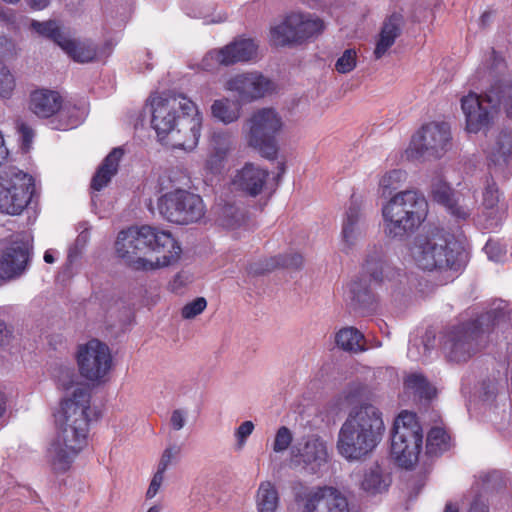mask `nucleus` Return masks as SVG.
I'll return each mask as SVG.
<instances>
[{
  "instance_id": "obj_1",
  "label": "nucleus",
  "mask_w": 512,
  "mask_h": 512,
  "mask_svg": "<svg viewBox=\"0 0 512 512\" xmlns=\"http://www.w3.org/2000/svg\"><path fill=\"white\" fill-rule=\"evenodd\" d=\"M151 126L159 141L172 149L192 151L200 138L202 115L182 94H153L149 98Z\"/></svg>"
},
{
  "instance_id": "obj_2",
  "label": "nucleus",
  "mask_w": 512,
  "mask_h": 512,
  "mask_svg": "<svg viewBox=\"0 0 512 512\" xmlns=\"http://www.w3.org/2000/svg\"><path fill=\"white\" fill-rule=\"evenodd\" d=\"M91 395L88 388L76 385L60 402L55 413L57 435L47 450V459L56 472L69 469L87 442Z\"/></svg>"
},
{
  "instance_id": "obj_3",
  "label": "nucleus",
  "mask_w": 512,
  "mask_h": 512,
  "mask_svg": "<svg viewBox=\"0 0 512 512\" xmlns=\"http://www.w3.org/2000/svg\"><path fill=\"white\" fill-rule=\"evenodd\" d=\"M118 256L135 270H155L178 260L181 248L170 233L151 226L131 227L119 233Z\"/></svg>"
},
{
  "instance_id": "obj_4",
  "label": "nucleus",
  "mask_w": 512,
  "mask_h": 512,
  "mask_svg": "<svg viewBox=\"0 0 512 512\" xmlns=\"http://www.w3.org/2000/svg\"><path fill=\"white\" fill-rule=\"evenodd\" d=\"M385 430L381 411L364 403L353 407L343 422L337 439V450L347 460H360L380 443Z\"/></svg>"
},
{
  "instance_id": "obj_5",
  "label": "nucleus",
  "mask_w": 512,
  "mask_h": 512,
  "mask_svg": "<svg viewBox=\"0 0 512 512\" xmlns=\"http://www.w3.org/2000/svg\"><path fill=\"white\" fill-rule=\"evenodd\" d=\"M462 252L453 236L433 229L414 237L409 246V257L423 271L445 275V282L453 280L463 267Z\"/></svg>"
},
{
  "instance_id": "obj_6",
  "label": "nucleus",
  "mask_w": 512,
  "mask_h": 512,
  "mask_svg": "<svg viewBox=\"0 0 512 512\" xmlns=\"http://www.w3.org/2000/svg\"><path fill=\"white\" fill-rule=\"evenodd\" d=\"M503 106L512 118V84L503 85L495 81L478 95L470 92L461 98V109L465 116L466 130L479 133L488 130L495 121L499 108Z\"/></svg>"
},
{
  "instance_id": "obj_7",
  "label": "nucleus",
  "mask_w": 512,
  "mask_h": 512,
  "mask_svg": "<svg viewBox=\"0 0 512 512\" xmlns=\"http://www.w3.org/2000/svg\"><path fill=\"white\" fill-rule=\"evenodd\" d=\"M505 315L498 306L478 319L454 326L447 331L442 340V350L451 362H465L470 359L480 346L482 336L493 330Z\"/></svg>"
},
{
  "instance_id": "obj_8",
  "label": "nucleus",
  "mask_w": 512,
  "mask_h": 512,
  "mask_svg": "<svg viewBox=\"0 0 512 512\" xmlns=\"http://www.w3.org/2000/svg\"><path fill=\"white\" fill-rule=\"evenodd\" d=\"M428 203L415 190L396 193L382 207L384 232L389 238H403L426 218Z\"/></svg>"
},
{
  "instance_id": "obj_9",
  "label": "nucleus",
  "mask_w": 512,
  "mask_h": 512,
  "mask_svg": "<svg viewBox=\"0 0 512 512\" xmlns=\"http://www.w3.org/2000/svg\"><path fill=\"white\" fill-rule=\"evenodd\" d=\"M28 108L39 118H52L50 125L55 130H69L77 127L85 114L84 108L70 102L64 103L59 92L49 89H37L31 92Z\"/></svg>"
},
{
  "instance_id": "obj_10",
  "label": "nucleus",
  "mask_w": 512,
  "mask_h": 512,
  "mask_svg": "<svg viewBox=\"0 0 512 512\" xmlns=\"http://www.w3.org/2000/svg\"><path fill=\"white\" fill-rule=\"evenodd\" d=\"M284 125L282 116L275 109L261 108L245 121L242 134L249 147L266 158H274L278 150L276 136Z\"/></svg>"
},
{
  "instance_id": "obj_11",
  "label": "nucleus",
  "mask_w": 512,
  "mask_h": 512,
  "mask_svg": "<svg viewBox=\"0 0 512 512\" xmlns=\"http://www.w3.org/2000/svg\"><path fill=\"white\" fill-rule=\"evenodd\" d=\"M423 432L416 415L402 411L394 421L391 439V454L404 468H411L417 461L422 448Z\"/></svg>"
},
{
  "instance_id": "obj_12",
  "label": "nucleus",
  "mask_w": 512,
  "mask_h": 512,
  "mask_svg": "<svg viewBox=\"0 0 512 512\" xmlns=\"http://www.w3.org/2000/svg\"><path fill=\"white\" fill-rule=\"evenodd\" d=\"M157 209L167 221L188 225L199 221L205 214L202 198L185 189H174L161 195Z\"/></svg>"
},
{
  "instance_id": "obj_13",
  "label": "nucleus",
  "mask_w": 512,
  "mask_h": 512,
  "mask_svg": "<svg viewBox=\"0 0 512 512\" xmlns=\"http://www.w3.org/2000/svg\"><path fill=\"white\" fill-rule=\"evenodd\" d=\"M33 191L30 175L16 168L4 171L0 176V212L20 214L29 204Z\"/></svg>"
},
{
  "instance_id": "obj_14",
  "label": "nucleus",
  "mask_w": 512,
  "mask_h": 512,
  "mask_svg": "<svg viewBox=\"0 0 512 512\" xmlns=\"http://www.w3.org/2000/svg\"><path fill=\"white\" fill-rule=\"evenodd\" d=\"M76 361L80 375L87 381L97 384L106 381L113 363L110 348L98 339L80 344Z\"/></svg>"
},
{
  "instance_id": "obj_15",
  "label": "nucleus",
  "mask_w": 512,
  "mask_h": 512,
  "mask_svg": "<svg viewBox=\"0 0 512 512\" xmlns=\"http://www.w3.org/2000/svg\"><path fill=\"white\" fill-rule=\"evenodd\" d=\"M451 146V131L447 123L432 122L424 125L412 138L408 157L441 158Z\"/></svg>"
},
{
  "instance_id": "obj_16",
  "label": "nucleus",
  "mask_w": 512,
  "mask_h": 512,
  "mask_svg": "<svg viewBox=\"0 0 512 512\" xmlns=\"http://www.w3.org/2000/svg\"><path fill=\"white\" fill-rule=\"evenodd\" d=\"M291 457L311 474L318 473L328 462L327 443L317 435L302 437L291 447Z\"/></svg>"
},
{
  "instance_id": "obj_17",
  "label": "nucleus",
  "mask_w": 512,
  "mask_h": 512,
  "mask_svg": "<svg viewBox=\"0 0 512 512\" xmlns=\"http://www.w3.org/2000/svg\"><path fill=\"white\" fill-rule=\"evenodd\" d=\"M485 153L490 173L507 179L512 174V130H501L488 144Z\"/></svg>"
},
{
  "instance_id": "obj_18",
  "label": "nucleus",
  "mask_w": 512,
  "mask_h": 512,
  "mask_svg": "<svg viewBox=\"0 0 512 512\" xmlns=\"http://www.w3.org/2000/svg\"><path fill=\"white\" fill-rule=\"evenodd\" d=\"M299 512H350L348 501L334 487L323 486L308 492L301 499Z\"/></svg>"
},
{
  "instance_id": "obj_19",
  "label": "nucleus",
  "mask_w": 512,
  "mask_h": 512,
  "mask_svg": "<svg viewBox=\"0 0 512 512\" xmlns=\"http://www.w3.org/2000/svg\"><path fill=\"white\" fill-rule=\"evenodd\" d=\"M225 89L237 94L240 100L252 102L273 90V83L258 72L237 74L225 83Z\"/></svg>"
},
{
  "instance_id": "obj_20",
  "label": "nucleus",
  "mask_w": 512,
  "mask_h": 512,
  "mask_svg": "<svg viewBox=\"0 0 512 512\" xmlns=\"http://www.w3.org/2000/svg\"><path fill=\"white\" fill-rule=\"evenodd\" d=\"M384 262L378 254L368 256L365 260L362 271L363 279L353 281L350 284L352 299L362 307H368L374 301V296L370 287L367 285V277L370 282L378 283L383 279Z\"/></svg>"
},
{
  "instance_id": "obj_21",
  "label": "nucleus",
  "mask_w": 512,
  "mask_h": 512,
  "mask_svg": "<svg viewBox=\"0 0 512 512\" xmlns=\"http://www.w3.org/2000/svg\"><path fill=\"white\" fill-rule=\"evenodd\" d=\"M364 232L365 220L360 204L352 199L342 220L341 250L345 253L352 251L362 239Z\"/></svg>"
},
{
  "instance_id": "obj_22",
  "label": "nucleus",
  "mask_w": 512,
  "mask_h": 512,
  "mask_svg": "<svg viewBox=\"0 0 512 512\" xmlns=\"http://www.w3.org/2000/svg\"><path fill=\"white\" fill-rule=\"evenodd\" d=\"M29 262V247L23 241H13L0 254V278L11 280L21 276Z\"/></svg>"
},
{
  "instance_id": "obj_23",
  "label": "nucleus",
  "mask_w": 512,
  "mask_h": 512,
  "mask_svg": "<svg viewBox=\"0 0 512 512\" xmlns=\"http://www.w3.org/2000/svg\"><path fill=\"white\" fill-rule=\"evenodd\" d=\"M268 176L267 170L253 163H246L236 171L232 185L235 189L255 197L262 192Z\"/></svg>"
},
{
  "instance_id": "obj_24",
  "label": "nucleus",
  "mask_w": 512,
  "mask_h": 512,
  "mask_svg": "<svg viewBox=\"0 0 512 512\" xmlns=\"http://www.w3.org/2000/svg\"><path fill=\"white\" fill-rule=\"evenodd\" d=\"M258 45L252 39H238L221 48L222 63L225 66L247 62L257 57Z\"/></svg>"
},
{
  "instance_id": "obj_25",
  "label": "nucleus",
  "mask_w": 512,
  "mask_h": 512,
  "mask_svg": "<svg viewBox=\"0 0 512 512\" xmlns=\"http://www.w3.org/2000/svg\"><path fill=\"white\" fill-rule=\"evenodd\" d=\"M400 34L401 17L399 15L393 14L383 23L381 28L373 52L375 59H381L394 45Z\"/></svg>"
},
{
  "instance_id": "obj_26",
  "label": "nucleus",
  "mask_w": 512,
  "mask_h": 512,
  "mask_svg": "<svg viewBox=\"0 0 512 512\" xmlns=\"http://www.w3.org/2000/svg\"><path fill=\"white\" fill-rule=\"evenodd\" d=\"M299 23L301 22L297 13L288 15L280 24L271 28L270 42L281 47L299 44L296 32V25Z\"/></svg>"
},
{
  "instance_id": "obj_27",
  "label": "nucleus",
  "mask_w": 512,
  "mask_h": 512,
  "mask_svg": "<svg viewBox=\"0 0 512 512\" xmlns=\"http://www.w3.org/2000/svg\"><path fill=\"white\" fill-rule=\"evenodd\" d=\"M123 151L120 148H114L104 159L94 177L92 178L91 188L100 191L104 188L116 174Z\"/></svg>"
},
{
  "instance_id": "obj_28",
  "label": "nucleus",
  "mask_w": 512,
  "mask_h": 512,
  "mask_svg": "<svg viewBox=\"0 0 512 512\" xmlns=\"http://www.w3.org/2000/svg\"><path fill=\"white\" fill-rule=\"evenodd\" d=\"M257 512H277L280 504L278 489L269 480L260 482L255 494Z\"/></svg>"
},
{
  "instance_id": "obj_29",
  "label": "nucleus",
  "mask_w": 512,
  "mask_h": 512,
  "mask_svg": "<svg viewBox=\"0 0 512 512\" xmlns=\"http://www.w3.org/2000/svg\"><path fill=\"white\" fill-rule=\"evenodd\" d=\"M476 205V199L470 192H459L445 206L447 212L455 220H466L470 217Z\"/></svg>"
},
{
  "instance_id": "obj_30",
  "label": "nucleus",
  "mask_w": 512,
  "mask_h": 512,
  "mask_svg": "<svg viewBox=\"0 0 512 512\" xmlns=\"http://www.w3.org/2000/svg\"><path fill=\"white\" fill-rule=\"evenodd\" d=\"M390 483L389 475L385 474L378 464H375L364 473L361 487L365 492L374 495L385 492Z\"/></svg>"
},
{
  "instance_id": "obj_31",
  "label": "nucleus",
  "mask_w": 512,
  "mask_h": 512,
  "mask_svg": "<svg viewBox=\"0 0 512 512\" xmlns=\"http://www.w3.org/2000/svg\"><path fill=\"white\" fill-rule=\"evenodd\" d=\"M241 112V104L229 98L215 100L211 105L212 116L225 125L236 122L241 117Z\"/></svg>"
},
{
  "instance_id": "obj_32",
  "label": "nucleus",
  "mask_w": 512,
  "mask_h": 512,
  "mask_svg": "<svg viewBox=\"0 0 512 512\" xmlns=\"http://www.w3.org/2000/svg\"><path fill=\"white\" fill-rule=\"evenodd\" d=\"M62 43L61 49L76 62L86 63L96 59L97 50L92 42L75 41L66 37Z\"/></svg>"
},
{
  "instance_id": "obj_33",
  "label": "nucleus",
  "mask_w": 512,
  "mask_h": 512,
  "mask_svg": "<svg viewBox=\"0 0 512 512\" xmlns=\"http://www.w3.org/2000/svg\"><path fill=\"white\" fill-rule=\"evenodd\" d=\"M335 338L337 345L345 351L357 353L365 350L362 333L353 327L339 330Z\"/></svg>"
},
{
  "instance_id": "obj_34",
  "label": "nucleus",
  "mask_w": 512,
  "mask_h": 512,
  "mask_svg": "<svg viewBox=\"0 0 512 512\" xmlns=\"http://www.w3.org/2000/svg\"><path fill=\"white\" fill-rule=\"evenodd\" d=\"M297 14L301 22L299 25H296L299 44L310 37L320 34L323 31L324 23L321 19L313 17L309 14Z\"/></svg>"
},
{
  "instance_id": "obj_35",
  "label": "nucleus",
  "mask_w": 512,
  "mask_h": 512,
  "mask_svg": "<svg viewBox=\"0 0 512 512\" xmlns=\"http://www.w3.org/2000/svg\"><path fill=\"white\" fill-rule=\"evenodd\" d=\"M450 448V436L439 427L432 428L427 436L426 449L430 455H439Z\"/></svg>"
},
{
  "instance_id": "obj_36",
  "label": "nucleus",
  "mask_w": 512,
  "mask_h": 512,
  "mask_svg": "<svg viewBox=\"0 0 512 512\" xmlns=\"http://www.w3.org/2000/svg\"><path fill=\"white\" fill-rule=\"evenodd\" d=\"M30 28L35 31L39 36L53 40L58 46H62V41H65L66 36L61 32L60 27L54 20L40 22L32 20Z\"/></svg>"
},
{
  "instance_id": "obj_37",
  "label": "nucleus",
  "mask_w": 512,
  "mask_h": 512,
  "mask_svg": "<svg viewBox=\"0 0 512 512\" xmlns=\"http://www.w3.org/2000/svg\"><path fill=\"white\" fill-rule=\"evenodd\" d=\"M234 133L229 130H216L210 136L209 149L229 155L234 148Z\"/></svg>"
},
{
  "instance_id": "obj_38",
  "label": "nucleus",
  "mask_w": 512,
  "mask_h": 512,
  "mask_svg": "<svg viewBox=\"0 0 512 512\" xmlns=\"http://www.w3.org/2000/svg\"><path fill=\"white\" fill-rule=\"evenodd\" d=\"M405 386L420 398L430 400L436 395V389L421 374L409 375L405 379Z\"/></svg>"
},
{
  "instance_id": "obj_39",
  "label": "nucleus",
  "mask_w": 512,
  "mask_h": 512,
  "mask_svg": "<svg viewBox=\"0 0 512 512\" xmlns=\"http://www.w3.org/2000/svg\"><path fill=\"white\" fill-rule=\"evenodd\" d=\"M244 220V213L239 207L233 204H226L220 208L219 221L222 226L234 229L241 226Z\"/></svg>"
},
{
  "instance_id": "obj_40",
  "label": "nucleus",
  "mask_w": 512,
  "mask_h": 512,
  "mask_svg": "<svg viewBox=\"0 0 512 512\" xmlns=\"http://www.w3.org/2000/svg\"><path fill=\"white\" fill-rule=\"evenodd\" d=\"M407 179V173L401 169H394L386 172L379 180V187L382 193L390 194L392 191L400 188Z\"/></svg>"
},
{
  "instance_id": "obj_41",
  "label": "nucleus",
  "mask_w": 512,
  "mask_h": 512,
  "mask_svg": "<svg viewBox=\"0 0 512 512\" xmlns=\"http://www.w3.org/2000/svg\"><path fill=\"white\" fill-rule=\"evenodd\" d=\"M431 193L433 199L445 207L451 198L459 192L452 191L448 183L441 176H436L431 183Z\"/></svg>"
},
{
  "instance_id": "obj_42",
  "label": "nucleus",
  "mask_w": 512,
  "mask_h": 512,
  "mask_svg": "<svg viewBox=\"0 0 512 512\" xmlns=\"http://www.w3.org/2000/svg\"><path fill=\"white\" fill-rule=\"evenodd\" d=\"M16 87L14 75L9 68L0 61V97L10 98Z\"/></svg>"
},
{
  "instance_id": "obj_43",
  "label": "nucleus",
  "mask_w": 512,
  "mask_h": 512,
  "mask_svg": "<svg viewBox=\"0 0 512 512\" xmlns=\"http://www.w3.org/2000/svg\"><path fill=\"white\" fill-rule=\"evenodd\" d=\"M227 159V154L209 149L208 156L205 160L204 169L212 175H218L223 171Z\"/></svg>"
},
{
  "instance_id": "obj_44",
  "label": "nucleus",
  "mask_w": 512,
  "mask_h": 512,
  "mask_svg": "<svg viewBox=\"0 0 512 512\" xmlns=\"http://www.w3.org/2000/svg\"><path fill=\"white\" fill-rule=\"evenodd\" d=\"M292 441V431L286 426H281L275 433L272 449L275 453H283L291 446Z\"/></svg>"
},
{
  "instance_id": "obj_45",
  "label": "nucleus",
  "mask_w": 512,
  "mask_h": 512,
  "mask_svg": "<svg viewBox=\"0 0 512 512\" xmlns=\"http://www.w3.org/2000/svg\"><path fill=\"white\" fill-rule=\"evenodd\" d=\"M357 64V53L354 49H346L335 63V69L341 74L351 72Z\"/></svg>"
},
{
  "instance_id": "obj_46",
  "label": "nucleus",
  "mask_w": 512,
  "mask_h": 512,
  "mask_svg": "<svg viewBox=\"0 0 512 512\" xmlns=\"http://www.w3.org/2000/svg\"><path fill=\"white\" fill-rule=\"evenodd\" d=\"M54 378L60 388L68 390L73 387L77 376L72 367H58L54 371Z\"/></svg>"
},
{
  "instance_id": "obj_47",
  "label": "nucleus",
  "mask_w": 512,
  "mask_h": 512,
  "mask_svg": "<svg viewBox=\"0 0 512 512\" xmlns=\"http://www.w3.org/2000/svg\"><path fill=\"white\" fill-rule=\"evenodd\" d=\"M479 479L484 490H496L505 485L502 473L496 470L480 474Z\"/></svg>"
},
{
  "instance_id": "obj_48",
  "label": "nucleus",
  "mask_w": 512,
  "mask_h": 512,
  "mask_svg": "<svg viewBox=\"0 0 512 512\" xmlns=\"http://www.w3.org/2000/svg\"><path fill=\"white\" fill-rule=\"evenodd\" d=\"M181 451L182 448L178 444L168 445L162 453L158 468L166 471L171 464L175 463L179 459Z\"/></svg>"
},
{
  "instance_id": "obj_49",
  "label": "nucleus",
  "mask_w": 512,
  "mask_h": 512,
  "mask_svg": "<svg viewBox=\"0 0 512 512\" xmlns=\"http://www.w3.org/2000/svg\"><path fill=\"white\" fill-rule=\"evenodd\" d=\"M255 429V425L252 421L247 420L242 422L234 432V437L236 439V448L238 450L243 449L245 446L247 439L253 433Z\"/></svg>"
},
{
  "instance_id": "obj_50",
  "label": "nucleus",
  "mask_w": 512,
  "mask_h": 512,
  "mask_svg": "<svg viewBox=\"0 0 512 512\" xmlns=\"http://www.w3.org/2000/svg\"><path fill=\"white\" fill-rule=\"evenodd\" d=\"M207 306V301L203 297H198L192 302L187 303L181 310L184 319H193L201 314Z\"/></svg>"
},
{
  "instance_id": "obj_51",
  "label": "nucleus",
  "mask_w": 512,
  "mask_h": 512,
  "mask_svg": "<svg viewBox=\"0 0 512 512\" xmlns=\"http://www.w3.org/2000/svg\"><path fill=\"white\" fill-rule=\"evenodd\" d=\"M500 199V194L497 185L492 182L488 183L483 193V206L486 209H494Z\"/></svg>"
},
{
  "instance_id": "obj_52",
  "label": "nucleus",
  "mask_w": 512,
  "mask_h": 512,
  "mask_svg": "<svg viewBox=\"0 0 512 512\" xmlns=\"http://www.w3.org/2000/svg\"><path fill=\"white\" fill-rule=\"evenodd\" d=\"M188 421V410L185 408H177L172 410L170 415V426L174 431L182 430Z\"/></svg>"
},
{
  "instance_id": "obj_53",
  "label": "nucleus",
  "mask_w": 512,
  "mask_h": 512,
  "mask_svg": "<svg viewBox=\"0 0 512 512\" xmlns=\"http://www.w3.org/2000/svg\"><path fill=\"white\" fill-rule=\"evenodd\" d=\"M219 65H223L220 49L208 52L200 63L201 68L205 71H213Z\"/></svg>"
},
{
  "instance_id": "obj_54",
  "label": "nucleus",
  "mask_w": 512,
  "mask_h": 512,
  "mask_svg": "<svg viewBox=\"0 0 512 512\" xmlns=\"http://www.w3.org/2000/svg\"><path fill=\"white\" fill-rule=\"evenodd\" d=\"M485 253L488 258L495 262L504 260L505 251L497 242L488 241L484 247Z\"/></svg>"
},
{
  "instance_id": "obj_55",
  "label": "nucleus",
  "mask_w": 512,
  "mask_h": 512,
  "mask_svg": "<svg viewBox=\"0 0 512 512\" xmlns=\"http://www.w3.org/2000/svg\"><path fill=\"white\" fill-rule=\"evenodd\" d=\"M164 473L165 471L157 469L146 493L148 498H153L158 493L164 479Z\"/></svg>"
},
{
  "instance_id": "obj_56",
  "label": "nucleus",
  "mask_w": 512,
  "mask_h": 512,
  "mask_svg": "<svg viewBox=\"0 0 512 512\" xmlns=\"http://www.w3.org/2000/svg\"><path fill=\"white\" fill-rule=\"evenodd\" d=\"M285 268L299 269L303 265V257L298 253L286 255L281 258V262L278 263Z\"/></svg>"
},
{
  "instance_id": "obj_57",
  "label": "nucleus",
  "mask_w": 512,
  "mask_h": 512,
  "mask_svg": "<svg viewBox=\"0 0 512 512\" xmlns=\"http://www.w3.org/2000/svg\"><path fill=\"white\" fill-rule=\"evenodd\" d=\"M18 132L21 135L23 145L28 148L33 140L34 131L33 129L26 123L20 122L17 125Z\"/></svg>"
},
{
  "instance_id": "obj_58",
  "label": "nucleus",
  "mask_w": 512,
  "mask_h": 512,
  "mask_svg": "<svg viewBox=\"0 0 512 512\" xmlns=\"http://www.w3.org/2000/svg\"><path fill=\"white\" fill-rule=\"evenodd\" d=\"M467 512H490L488 503L483 499L482 495H476L469 507Z\"/></svg>"
},
{
  "instance_id": "obj_59",
  "label": "nucleus",
  "mask_w": 512,
  "mask_h": 512,
  "mask_svg": "<svg viewBox=\"0 0 512 512\" xmlns=\"http://www.w3.org/2000/svg\"><path fill=\"white\" fill-rule=\"evenodd\" d=\"M28 3L33 9L42 10L48 6L50 0H28Z\"/></svg>"
},
{
  "instance_id": "obj_60",
  "label": "nucleus",
  "mask_w": 512,
  "mask_h": 512,
  "mask_svg": "<svg viewBox=\"0 0 512 512\" xmlns=\"http://www.w3.org/2000/svg\"><path fill=\"white\" fill-rule=\"evenodd\" d=\"M7 156H8V149L6 148V146L4 144L3 135L0 133V165L7 158Z\"/></svg>"
},
{
  "instance_id": "obj_61",
  "label": "nucleus",
  "mask_w": 512,
  "mask_h": 512,
  "mask_svg": "<svg viewBox=\"0 0 512 512\" xmlns=\"http://www.w3.org/2000/svg\"><path fill=\"white\" fill-rule=\"evenodd\" d=\"M408 357L414 361H418L421 359L418 352V346L413 344L408 348Z\"/></svg>"
},
{
  "instance_id": "obj_62",
  "label": "nucleus",
  "mask_w": 512,
  "mask_h": 512,
  "mask_svg": "<svg viewBox=\"0 0 512 512\" xmlns=\"http://www.w3.org/2000/svg\"><path fill=\"white\" fill-rule=\"evenodd\" d=\"M444 512H459V507L453 503H447Z\"/></svg>"
},
{
  "instance_id": "obj_63",
  "label": "nucleus",
  "mask_w": 512,
  "mask_h": 512,
  "mask_svg": "<svg viewBox=\"0 0 512 512\" xmlns=\"http://www.w3.org/2000/svg\"><path fill=\"white\" fill-rule=\"evenodd\" d=\"M7 45L8 39L5 36L0 35V53L6 49Z\"/></svg>"
},
{
  "instance_id": "obj_64",
  "label": "nucleus",
  "mask_w": 512,
  "mask_h": 512,
  "mask_svg": "<svg viewBox=\"0 0 512 512\" xmlns=\"http://www.w3.org/2000/svg\"><path fill=\"white\" fill-rule=\"evenodd\" d=\"M44 261L46 263H53L55 261L53 255L51 254V252L49 251H46L45 254H44Z\"/></svg>"
}]
</instances>
